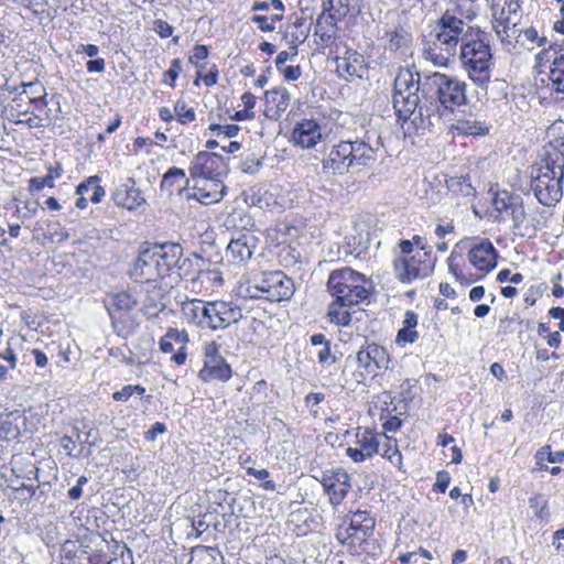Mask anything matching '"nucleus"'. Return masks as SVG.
Returning <instances> with one entry per match:
<instances>
[{"label": "nucleus", "instance_id": "1", "mask_svg": "<svg viewBox=\"0 0 564 564\" xmlns=\"http://www.w3.org/2000/svg\"><path fill=\"white\" fill-rule=\"evenodd\" d=\"M467 85L456 77L434 72L423 76V107L420 108V126L434 127L443 118L467 101Z\"/></svg>", "mask_w": 564, "mask_h": 564}, {"label": "nucleus", "instance_id": "2", "mask_svg": "<svg viewBox=\"0 0 564 564\" xmlns=\"http://www.w3.org/2000/svg\"><path fill=\"white\" fill-rule=\"evenodd\" d=\"M467 26L462 19L445 12L423 41L424 58L434 66L447 67L467 34Z\"/></svg>", "mask_w": 564, "mask_h": 564}, {"label": "nucleus", "instance_id": "3", "mask_svg": "<svg viewBox=\"0 0 564 564\" xmlns=\"http://www.w3.org/2000/svg\"><path fill=\"white\" fill-rule=\"evenodd\" d=\"M467 26L462 19L445 12L423 41L424 58L434 66L447 67L467 34Z\"/></svg>", "mask_w": 564, "mask_h": 564}, {"label": "nucleus", "instance_id": "4", "mask_svg": "<svg viewBox=\"0 0 564 564\" xmlns=\"http://www.w3.org/2000/svg\"><path fill=\"white\" fill-rule=\"evenodd\" d=\"M459 58L470 80L478 87H486L490 82L494 64L488 34L479 28L467 26Z\"/></svg>", "mask_w": 564, "mask_h": 564}, {"label": "nucleus", "instance_id": "5", "mask_svg": "<svg viewBox=\"0 0 564 564\" xmlns=\"http://www.w3.org/2000/svg\"><path fill=\"white\" fill-rule=\"evenodd\" d=\"M393 108L399 120H409L415 111L414 122L420 124L423 107V76L409 67L400 68L393 84Z\"/></svg>", "mask_w": 564, "mask_h": 564}, {"label": "nucleus", "instance_id": "6", "mask_svg": "<svg viewBox=\"0 0 564 564\" xmlns=\"http://www.w3.org/2000/svg\"><path fill=\"white\" fill-rule=\"evenodd\" d=\"M371 286L365 274L349 267L332 271L327 280L330 295L344 305H357L368 300Z\"/></svg>", "mask_w": 564, "mask_h": 564}, {"label": "nucleus", "instance_id": "7", "mask_svg": "<svg viewBox=\"0 0 564 564\" xmlns=\"http://www.w3.org/2000/svg\"><path fill=\"white\" fill-rule=\"evenodd\" d=\"M246 292L251 299L281 302L293 295L294 284L282 271L261 272L252 278Z\"/></svg>", "mask_w": 564, "mask_h": 564}, {"label": "nucleus", "instance_id": "8", "mask_svg": "<svg viewBox=\"0 0 564 564\" xmlns=\"http://www.w3.org/2000/svg\"><path fill=\"white\" fill-rule=\"evenodd\" d=\"M563 177L564 159L547 160L531 183V188L540 204L552 206L562 198Z\"/></svg>", "mask_w": 564, "mask_h": 564}, {"label": "nucleus", "instance_id": "9", "mask_svg": "<svg viewBox=\"0 0 564 564\" xmlns=\"http://www.w3.org/2000/svg\"><path fill=\"white\" fill-rule=\"evenodd\" d=\"M188 170L193 180L206 182H223L221 177L229 172L228 164L221 155L206 151L195 155Z\"/></svg>", "mask_w": 564, "mask_h": 564}, {"label": "nucleus", "instance_id": "10", "mask_svg": "<svg viewBox=\"0 0 564 564\" xmlns=\"http://www.w3.org/2000/svg\"><path fill=\"white\" fill-rule=\"evenodd\" d=\"M242 318L241 308L225 301L207 302L205 328L225 329Z\"/></svg>", "mask_w": 564, "mask_h": 564}, {"label": "nucleus", "instance_id": "11", "mask_svg": "<svg viewBox=\"0 0 564 564\" xmlns=\"http://www.w3.org/2000/svg\"><path fill=\"white\" fill-rule=\"evenodd\" d=\"M393 267L395 275L401 282L411 283L416 279L427 276L433 269V263L431 258H423V254L417 252L412 257H398Z\"/></svg>", "mask_w": 564, "mask_h": 564}, {"label": "nucleus", "instance_id": "12", "mask_svg": "<svg viewBox=\"0 0 564 564\" xmlns=\"http://www.w3.org/2000/svg\"><path fill=\"white\" fill-rule=\"evenodd\" d=\"M129 275L140 283L155 282L163 279L152 248L144 249L138 254Z\"/></svg>", "mask_w": 564, "mask_h": 564}, {"label": "nucleus", "instance_id": "13", "mask_svg": "<svg viewBox=\"0 0 564 564\" xmlns=\"http://www.w3.org/2000/svg\"><path fill=\"white\" fill-rule=\"evenodd\" d=\"M475 243L468 251L470 264L478 271L490 272L497 267L498 252L489 239H471Z\"/></svg>", "mask_w": 564, "mask_h": 564}, {"label": "nucleus", "instance_id": "14", "mask_svg": "<svg viewBox=\"0 0 564 564\" xmlns=\"http://www.w3.org/2000/svg\"><path fill=\"white\" fill-rule=\"evenodd\" d=\"M380 436L369 429H358L356 433V446L346 449L347 456L355 463H362L373 457L379 452Z\"/></svg>", "mask_w": 564, "mask_h": 564}, {"label": "nucleus", "instance_id": "15", "mask_svg": "<svg viewBox=\"0 0 564 564\" xmlns=\"http://www.w3.org/2000/svg\"><path fill=\"white\" fill-rule=\"evenodd\" d=\"M138 304L137 297L129 291L116 293L110 297L107 310L112 322L113 328L123 337L128 336L131 332L121 327V313L129 312Z\"/></svg>", "mask_w": 564, "mask_h": 564}, {"label": "nucleus", "instance_id": "16", "mask_svg": "<svg viewBox=\"0 0 564 564\" xmlns=\"http://www.w3.org/2000/svg\"><path fill=\"white\" fill-rule=\"evenodd\" d=\"M357 362L366 375L376 376L377 370L387 369L389 356L386 349L377 344H368L357 352Z\"/></svg>", "mask_w": 564, "mask_h": 564}, {"label": "nucleus", "instance_id": "17", "mask_svg": "<svg viewBox=\"0 0 564 564\" xmlns=\"http://www.w3.org/2000/svg\"><path fill=\"white\" fill-rule=\"evenodd\" d=\"M350 153L348 140L339 141L333 145L327 156L322 161L323 171L333 175L346 174L351 169Z\"/></svg>", "mask_w": 564, "mask_h": 564}, {"label": "nucleus", "instance_id": "18", "mask_svg": "<svg viewBox=\"0 0 564 564\" xmlns=\"http://www.w3.org/2000/svg\"><path fill=\"white\" fill-rule=\"evenodd\" d=\"M322 138L323 129L321 123L315 119H303L294 126L291 140L294 145L302 149H312Z\"/></svg>", "mask_w": 564, "mask_h": 564}, {"label": "nucleus", "instance_id": "19", "mask_svg": "<svg viewBox=\"0 0 564 564\" xmlns=\"http://www.w3.org/2000/svg\"><path fill=\"white\" fill-rule=\"evenodd\" d=\"M321 484L333 506L341 503L350 489L349 476L343 469L324 474Z\"/></svg>", "mask_w": 564, "mask_h": 564}, {"label": "nucleus", "instance_id": "20", "mask_svg": "<svg viewBox=\"0 0 564 564\" xmlns=\"http://www.w3.org/2000/svg\"><path fill=\"white\" fill-rule=\"evenodd\" d=\"M152 250L155 252L163 278L172 275L183 257V247L176 242H166L152 247Z\"/></svg>", "mask_w": 564, "mask_h": 564}, {"label": "nucleus", "instance_id": "21", "mask_svg": "<svg viewBox=\"0 0 564 564\" xmlns=\"http://www.w3.org/2000/svg\"><path fill=\"white\" fill-rule=\"evenodd\" d=\"M258 246V238L250 231L239 234L227 246V256L237 263L249 260Z\"/></svg>", "mask_w": 564, "mask_h": 564}, {"label": "nucleus", "instance_id": "22", "mask_svg": "<svg viewBox=\"0 0 564 564\" xmlns=\"http://www.w3.org/2000/svg\"><path fill=\"white\" fill-rule=\"evenodd\" d=\"M112 199L117 206L129 210L137 209L145 203L141 191L135 186L133 178H127L113 192Z\"/></svg>", "mask_w": 564, "mask_h": 564}, {"label": "nucleus", "instance_id": "23", "mask_svg": "<svg viewBox=\"0 0 564 564\" xmlns=\"http://www.w3.org/2000/svg\"><path fill=\"white\" fill-rule=\"evenodd\" d=\"M376 527V520L369 514L368 511L357 510L352 513L349 522V530L351 531L355 543L361 545L372 534Z\"/></svg>", "mask_w": 564, "mask_h": 564}, {"label": "nucleus", "instance_id": "24", "mask_svg": "<svg viewBox=\"0 0 564 564\" xmlns=\"http://www.w3.org/2000/svg\"><path fill=\"white\" fill-rule=\"evenodd\" d=\"M205 265L206 260L200 256L193 253L191 257H182L180 259L173 274H176L177 278L182 280L196 282L202 278L203 274L209 273V271L204 269Z\"/></svg>", "mask_w": 564, "mask_h": 564}, {"label": "nucleus", "instance_id": "25", "mask_svg": "<svg viewBox=\"0 0 564 564\" xmlns=\"http://www.w3.org/2000/svg\"><path fill=\"white\" fill-rule=\"evenodd\" d=\"M351 167H370L377 161V150L362 140H348Z\"/></svg>", "mask_w": 564, "mask_h": 564}, {"label": "nucleus", "instance_id": "26", "mask_svg": "<svg viewBox=\"0 0 564 564\" xmlns=\"http://www.w3.org/2000/svg\"><path fill=\"white\" fill-rule=\"evenodd\" d=\"M204 185H198V182L194 186V193L188 194L187 198H195L200 204L210 205L219 202L225 193L226 186L223 182H206Z\"/></svg>", "mask_w": 564, "mask_h": 564}, {"label": "nucleus", "instance_id": "27", "mask_svg": "<svg viewBox=\"0 0 564 564\" xmlns=\"http://www.w3.org/2000/svg\"><path fill=\"white\" fill-rule=\"evenodd\" d=\"M231 375L230 366L220 357L218 359L204 361V367L200 369L198 377L203 381H228Z\"/></svg>", "mask_w": 564, "mask_h": 564}, {"label": "nucleus", "instance_id": "28", "mask_svg": "<svg viewBox=\"0 0 564 564\" xmlns=\"http://www.w3.org/2000/svg\"><path fill=\"white\" fill-rule=\"evenodd\" d=\"M546 54L549 58H552L550 70L552 87L555 91L564 94V48L560 46L550 47Z\"/></svg>", "mask_w": 564, "mask_h": 564}, {"label": "nucleus", "instance_id": "29", "mask_svg": "<svg viewBox=\"0 0 564 564\" xmlns=\"http://www.w3.org/2000/svg\"><path fill=\"white\" fill-rule=\"evenodd\" d=\"M265 101L270 116L278 119L289 108L291 96L285 87H276L265 91Z\"/></svg>", "mask_w": 564, "mask_h": 564}, {"label": "nucleus", "instance_id": "30", "mask_svg": "<svg viewBox=\"0 0 564 564\" xmlns=\"http://www.w3.org/2000/svg\"><path fill=\"white\" fill-rule=\"evenodd\" d=\"M181 313L186 323L205 328L207 303L200 300L186 301L182 304Z\"/></svg>", "mask_w": 564, "mask_h": 564}, {"label": "nucleus", "instance_id": "31", "mask_svg": "<svg viewBox=\"0 0 564 564\" xmlns=\"http://www.w3.org/2000/svg\"><path fill=\"white\" fill-rule=\"evenodd\" d=\"M337 72L344 76L361 77L364 69V56L356 51L348 50L345 56L336 58Z\"/></svg>", "mask_w": 564, "mask_h": 564}, {"label": "nucleus", "instance_id": "32", "mask_svg": "<svg viewBox=\"0 0 564 564\" xmlns=\"http://www.w3.org/2000/svg\"><path fill=\"white\" fill-rule=\"evenodd\" d=\"M419 317L413 311H406L402 321V327L399 329L395 338V343L404 347L408 344H413L419 338L416 326Z\"/></svg>", "mask_w": 564, "mask_h": 564}, {"label": "nucleus", "instance_id": "33", "mask_svg": "<svg viewBox=\"0 0 564 564\" xmlns=\"http://www.w3.org/2000/svg\"><path fill=\"white\" fill-rule=\"evenodd\" d=\"M90 564H133L132 552L127 546H117L113 556L96 553L89 556Z\"/></svg>", "mask_w": 564, "mask_h": 564}, {"label": "nucleus", "instance_id": "34", "mask_svg": "<svg viewBox=\"0 0 564 564\" xmlns=\"http://www.w3.org/2000/svg\"><path fill=\"white\" fill-rule=\"evenodd\" d=\"M182 182H185L186 184L189 183V180L186 178L185 171L173 166L164 173L161 181V189L172 195L175 191H182Z\"/></svg>", "mask_w": 564, "mask_h": 564}, {"label": "nucleus", "instance_id": "35", "mask_svg": "<svg viewBox=\"0 0 564 564\" xmlns=\"http://www.w3.org/2000/svg\"><path fill=\"white\" fill-rule=\"evenodd\" d=\"M492 29L501 42H509L516 34V22H512L511 18L507 15L505 9H502L499 15H495Z\"/></svg>", "mask_w": 564, "mask_h": 564}, {"label": "nucleus", "instance_id": "36", "mask_svg": "<svg viewBox=\"0 0 564 564\" xmlns=\"http://www.w3.org/2000/svg\"><path fill=\"white\" fill-rule=\"evenodd\" d=\"M18 420H21L23 423L25 421L24 416L18 412H12L7 415L4 419H0V438L4 441H11L19 436L20 434V425Z\"/></svg>", "mask_w": 564, "mask_h": 564}, {"label": "nucleus", "instance_id": "37", "mask_svg": "<svg viewBox=\"0 0 564 564\" xmlns=\"http://www.w3.org/2000/svg\"><path fill=\"white\" fill-rule=\"evenodd\" d=\"M368 242L369 239L367 235H364L354 227V232L345 237L346 253L354 254L359 258L368 249Z\"/></svg>", "mask_w": 564, "mask_h": 564}, {"label": "nucleus", "instance_id": "38", "mask_svg": "<svg viewBox=\"0 0 564 564\" xmlns=\"http://www.w3.org/2000/svg\"><path fill=\"white\" fill-rule=\"evenodd\" d=\"M520 199V196H513L507 192L497 194L492 199V206L498 213L496 218L499 220H505L509 216L510 210L518 204Z\"/></svg>", "mask_w": 564, "mask_h": 564}, {"label": "nucleus", "instance_id": "39", "mask_svg": "<svg viewBox=\"0 0 564 564\" xmlns=\"http://www.w3.org/2000/svg\"><path fill=\"white\" fill-rule=\"evenodd\" d=\"M350 306L351 305H344L339 303L337 299H335V301L332 302L328 307V317L330 323L341 326L348 325L351 321V314L346 310V307Z\"/></svg>", "mask_w": 564, "mask_h": 564}, {"label": "nucleus", "instance_id": "40", "mask_svg": "<svg viewBox=\"0 0 564 564\" xmlns=\"http://www.w3.org/2000/svg\"><path fill=\"white\" fill-rule=\"evenodd\" d=\"M456 130L463 134L484 135L488 132V127L478 120H465L457 122Z\"/></svg>", "mask_w": 564, "mask_h": 564}, {"label": "nucleus", "instance_id": "41", "mask_svg": "<svg viewBox=\"0 0 564 564\" xmlns=\"http://www.w3.org/2000/svg\"><path fill=\"white\" fill-rule=\"evenodd\" d=\"M189 564H216L215 549L209 546L193 549Z\"/></svg>", "mask_w": 564, "mask_h": 564}, {"label": "nucleus", "instance_id": "42", "mask_svg": "<svg viewBox=\"0 0 564 564\" xmlns=\"http://www.w3.org/2000/svg\"><path fill=\"white\" fill-rule=\"evenodd\" d=\"M174 113L182 124L191 123L195 120L196 113L194 108L187 107V104L183 99H178L174 105Z\"/></svg>", "mask_w": 564, "mask_h": 564}, {"label": "nucleus", "instance_id": "43", "mask_svg": "<svg viewBox=\"0 0 564 564\" xmlns=\"http://www.w3.org/2000/svg\"><path fill=\"white\" fill-rule=\"evenodd\" d=\"M336 31L333 26L324 28L315 24L314 35L317 37V45L328 47L335 40Z\"/></svg>", "mask_w": 564, "mask_h": 564}, {"label": "nucleus", "instance_id": "44", "mask_svg": "<svg viewBox=\"0 0 564 564\" xmlns=\"http://www.w3.org/2000/svg\"><path fill=\"white\" fill-rule=\"evenodd\" d=\"M529 506L541 520L549 517L547 501L541 495H534L529 499Z\"/></svg>", "mask_w": 564, "mask_h": 564}, {"label": "nucleus", "instance_id": "45", "mask_svg": "<svg viewBox=\"0 0 564 564\" xmlns=\"http://www.w3.org/2000/svg\"><path fill=\"white\" fill-rule=\"evenodd\" d=\"M248 475L254 476L259 480H263L261 485L263 489L273 491L275 489V484L273 480L269 479L270 473L268 469H256L253 467L246 468Z\"/></svg>", "mask_w": 564, "mask_h": 564}, {"label": "nucleus", "instance_id": "46", "mask_svg": "<svg viewBox=\"0 0 564 564\" xmlns=\"http://www.w3.org/2000/svg\"><path fill=\"white\" fill-rule=\"evenodd\" d=\"M181 72L182 61L180 58H174L171 62V67L164 73L163 83L170 87H174L175 80L178 78Z\"/></svg>", "mask_w": 564, "mask_h": 564}, {"label": "nucleus", "instance_id": "47", "mask_svg": "<svg viewBox=\"0 0 564 564\" xmlns=\"http://www.w3.org/2000/svg\"><path fill=\"white\" fill-rule=\"evenodd\" d=\"M208 47L206 45L197 44L194 46L193 53L188 57L189 63L198 67V76H200V68H203V66L198 65V62L206 59L208 57Z\"/></svg>", "mask_w": 564, "mask_h": 564}, {"label": "nucleus", "instance_id": "48", "mask_svg": "<svg viewBox=\"0 0 564 564\" xmlns=\"http://www.w3.org/2000/svg\"><path fill=\"white\" fill-rule=\"evenodd\" d=\"M304 41L303 40H300V39H295L292 41V52H288V51H281L276 58H275V66L278 69L282 68L283 66H285V63L291 58V57H295L297 55V44L296 43H302Z\"/></svg>", "mask_w": 564, "mask_h": 564}, {"label": "nucleus", "instance_id": "49", "mask_svg": "<svg viewBox=\"0 0 564 564\" xmlns=\"http://www.w3.org/2000/svg\"><path fill=\"white\" fill-rule=\"evenodd\" d=\"M513 221V228L519 229L527 219V213L524 210L522 199L510 210L509 216Z\"/></svg>", "mask_w": 564, "mask_h": 564}, {"label": "nucleus", "instance_id": "50", "mask_svg": "<svg viewBox=\"0 0 564 564\" xmlns=\"http://www.w3.org/2000/svg\"><path fill=\"white\" fill-rule=\"evenodd\" d=\"M45 187H54V182L52 181V176L45 175L43 177H32L29 181V189L31 192H40Z\"/></svg>", "mask_w": 564, "mask_h": 564}, {"label": "nucleus", "instance_id": "51", "mask_svg": "<svg viewBox=\"0 0 564 564\" xmlns=\"http://www.w3.org/2000/svg\"><path fill=\"white\" fill-rule=\"evenodd\" d=\"M48 234L51 238H56L57 242H64L69 238L67 230L61 226L59 223H51L47 225Z\"/></svg>", "mask_w": 564, "mask_h": 564}, {"label": "nucleus", "instance_id": "52", "mask_svg": "<svg viewBox=\"0 0 564 564\" xmlns=\"http://www.w3.org/2000/svg\"><path fill=\"white\" fill-rule=\"evenodd\" d=\"M451 482V475L446 470H440L436 474V481L433 485V490L437 492H445Z\"/></svg>", "mask_w": 564, "mask_h": 564}, {"label": "nucleus", "instance_id": "53", "mask_svg": "<svg viewBox=\"0 0 564 564\" xmlns=\"http://www.w3.org/2000/svg\"><path fill=\"white\" fill-rule=\"evenodd\" d=\"M39 203L32 200H24L22 207L17 208V213L22 219L30 218L37 213Z\"/></svg>", "mask_w": 564, "mask_h": 564}, {"label": "nucleus", "instance_id": "54", "mask_svg": "<svg viewBox=\"0 0 564 564\" xmlns=\"http://www.w3.org/2000/svg\"><path fill=\"white\" fill-rule=\"evenodd\" d=\"M94 183H100V177L98 175H93L86 178L84 182L79 183L76 187V195H86L93 191L91 186Z\"/></svg>", "mask_w": 564, "mask_h": 564}, {"label": "nucleus", "instance_id": "55", "mask_svg": "<svg viewBox=\"0 0 564 564\" xmlns=\"http://www.w3.org/2000/svg\"><path fill=\"white\" fill-rule=\"evenodd\" d=\"M336 539L340 544H348V545H359V543H355V539L352 538L351 531L348 527H340L337 530Z\"/></svg>", "mask_w": 564, "mask_h": 564}, {"label": "nucleus", "instance_id": "56", "mask_svg": "<svg viewBox=\"0 0 564 564\" xmlns=\"http://www.w3.org/2000/svg\"><path fill=\"white\" fill-rule=\"evenodd\" d=\"M340 17H336V13H327L322 12L316 20V25L318 26H333V29L337 30L336 22L340 20Z\"/></svg>", "mask_w": 564, "mask_h": 564}, {"label": "nucleus", "instance_id": "57", "mask_svg": "<svg viewBox=\"0 0 564 564\" xmlns=\"http://www.w3.org/2000/svg\"><path fill=\"white\" fill-rule=\"evenodd\" d=\"M154 30L160 37L166 39L173 34L174 28L164 20H156L154 22Z\"/></svg>", "mask_w": 564, "mask_h": 564}, {"label": "nucleus", "instance_id": "58", "mask_svg": "<svg viewBox=\"0 0 564 564\" xmlns=\"http://www.w3.org/2000/svg\"><path fill=\"white\" fill-rule=\"evenodd\" d=\"M279 70L282 73L284 79L290 80V82H294V80L299 79V77L302 74L301 67L299 65H296V66L285 65L282 68H280Z\"/></svg>", "mask_w": 564, "mask_h": 564}, {"label": "nucleus", "instance_id": "59", "mask_svg": "<svg viewBox=\"0 0 564 564\" xmlns=\"http://www.w3.org/2000/svg\"><path fill=\"white\" fill-rule=\"evenodd\" d=\"M87 482L88 478L86 476H80L77 479L76 485L68 490V497L72 500L80 499L83 496V486L86 485Z\"/></svg>", "mask_w": 564, "mask_h": 564}, {"label": "nucleus", "instance_id": "60", "mask_svg": "<svg viewBox=\"0 0 564 564\" xmlns=\"http://www.w3.org/2000/svg\"><path fill=\"white\" fill-rule=\"evenodd\" d=\"M251 21L258 24L262 32H272L275 29V25L269 22V18L267 15L256 14L251 18Z\"/></svg>", "mask_w": 564, "mask_h": 564}, {"label": "nucleus", "instance_id": "61", "mask_svg": "<svg viewBox=\"0 0 564 564\" xmlns=\"http://www.w3.org/2000/svg\"><path fill=\"white\" fill-rule=\"evenodd\" d=\"M166 432V425L162 422H155L151 429L145 432V440L153 442L159 434H164Z\"/></svg>", "mask_w": 564, "mask_h": 564}, {"label": "nucleus", "instance_id": "62", "mask_svg": "<svg viewBox=\"0 0 564 564\" xmlns=\"http://www.w3.org/2000/svg\"><path fill=\"white\" fill-rule=\"evenodd\" d=\"M330 345V340H328L326 344L321 346V349L317 351L318 362L327 364L329 360L332 362L335 361V358H332Z\"/></svg>", "mask_w": 564, "mask_h": 564}, {"label": "nucleus", "instance_id": "63", "mask_svg": "<svg viewBox=\"0 0 564 564\" xmlns=\"http://www.w3.org/2000/svg\"><path fill=\"white\" fill-rule=\"evenodd\" d=\"M204 356H205V361L220 358L221 356L219 355L218 345L215 341H210V343L206 344L205 349H204Z\"/></svg>", "mask_w": 564, "mask_h": 564}, {"label": "nucleus", "instance_id": "64", "mask_svg": "<svg viewBox=\"0 0 564 564\" xmlns=\"http://www.w3.org/2000/svg\"><path fill=\"white\" fill-rule=\"evenodd\" d=\"M169 340H176L180 343H185L188 340V335L185 330L180 332L176 328H169L165 336Z\"/></svg>", "mask_w": 564, "mask_h": 564}]
</instances>
